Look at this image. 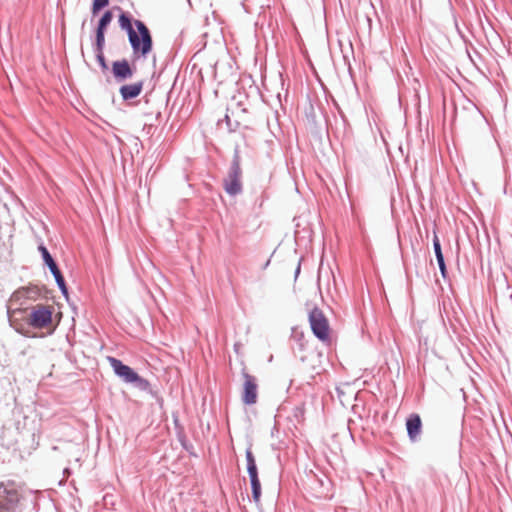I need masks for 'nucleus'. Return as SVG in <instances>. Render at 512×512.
<instances>
[{
	"label": "nucleus",
	"instance_id": "3",
	"mask_svg": "<svg viewBox=\"0 0 512 512\" xmlns=\"http://www.w3.org/2000/svg\"><path fill=\"white\" fill-rule=\"evenodd\" d=\"M108 360L115 374L124 382L135 384L138 388L143 390L149 388V382L140 377L131 367L123 364L119 359L113 357H109Z\"/></svg>",
	"mask_w": 512,
	"mask_h": 512
},
{
	"label": "nucleus",
	"instance_id": "10",
	"mask_svg": "<svg viewBox=\"0 0 512 512\" xmlns=\"http://www.w3.org/2000/svg\"><path fill=\"white\" fill-rule=\"evenodd\" d=\"M112 73L117 81L122 82L133 76L134 69L127 59H122L112 63Z\"/></svg>",
	"mask_w": 512,
	"mask_h": 512
},
{
	"label": "nucleus",
	"instance_id": "16",
	"mask_svg": "<svg viewBox=\"0 0 512 512\" xmlns=\"http://www.w3.org/2000/svg\"><path fill=\"white\" fill-rule=\"evenodd\" d=\"M104 33H105V31L100 30V29H97V31H96V52H100L104 48V43H105Z\"/></svg>",
	"mask_w": 512,
	"mask_h": 512
},
{
	"label": "nucleus",
	"instance_id": "21",
	"mask_svg": "<svg viewBox=\"0 0 512 512\" xmlns=\"http://www.w3.org/2000/svg\"><path fill=\"white\" fill-rule=\"evenodd\" d=\"M247 471H248L250 480L254 479V478H258L257 467H247Z\"/></svg>",
	"mask_w": 512,
	"mask_h": 512
},
{
	"label": "nucleus",
	"instance_id": "17",
	"mask_svg": "<svg viewBox=\"0 0 512 512\" xmlns=\"http://www.w3.org/2000/svg\"><path fill=\"white\" fill-rule=\"evenodd\" d=\"M109 4V0H93L92 13L96 15L102 8Z\"/></svg>",
	"mask_w": 512,
	"mask_h": 512
},
{
	"label": "nucleus",
	"instance_id": "15",
	"mask_svg": "<svg viewBox=\"0 0 512 512\" xmlns=\"http://www.w3.org/2000/svg\"><path fill=\"white\" fill-rule=\"evenodd\" d=\"M433 246H434V251H435L437 262L438 263L443 262L444 257L442 254L441 245H440L439 238L436 234L434 235V238H433Z\"/></svg>",
	"mask_w": 512,
	"mask_h": 512
},
{
	"label": "nucleus",
	"instance_id": "5",
	"mask_svg": "<svg viewBox=\"0 0 512 512\" xmlns=\"http://www.w3.org/2000/svg\"><path fill=\"white\" fill-rule=\"evenodd\" d=\"M20 492L18 487L8 482L0 485V512H15L20 502Z\"/></svg>",
	"mask_w": 512,
	"mask_h": 512
},
{
	"label": "nucleus",
	"instance_id": "8",
	"mask_svg": "<svg viewBox=\"0 0 512 512\" xmlns=\"http://www.w3.org/2000/svg\"><path fill=\"white\" fill-rule=\"evenodd\" d=\"M241 168L238 162H234L224 179V189L229 195H237L242 190Z\"/></svg>",
	"mask_w": 512,
	"mask_h": 512
},
{
	"label": "nucleus",
	"instance_id": "13",
	"mask_svg": "<svg viewBox=\"0 0 512 512\" xmlns=\"http://www.w3.org/2000/svg\"><path fill=\"white\" fill-rule=\"evenodd\" d=\"M250 482H251L253 500L256 503H259L260 498H261V483H260L259 477L251 479Z\"/></svg>",
	"mask_w": 512,
	"mask_h": 512
},
{
	"label": "nucleus",
	"instance_id": "23",
	"mask_svg": "<svg viewBox=\"0 0 512 512\" xmlns=\"http://www.w3.org/2000/svg\"><path fill=\"white\" fill-rule=\"evenodd\" d=\"M234 350H235L236 353H239V350H240V344L239 343H235Z\"/></svg>",
	"mask_w": 512,
	"mask_h": 512
},
{
	"label": "nucleus",
	"instance_id": "12",
	"mask_svg": "<svg viewBox=\"0 0 512 512\" xmlns=\"http://www.w3.org/2000/svg\"><path fill=\"white\" fill-rule=\"evenodd\" d=\"M421 419L419 415L412 414L406 422L407 432L411 440H415L421 432Z\"/></svg>",
	"mask_w": 512,
	"mask_h": 512
},
{
	"label": "nucleus",
	"instance_id": "2",
	"mask_svg": "<svg viewBox=\"0 0 512 512\" xmlns=\"http://www.w3.org/2000/svg\"><path fill=\"white\" fill-rule=\"evenodd\" d=\"M27 313V323L37 329H52V317L54 307L51 305L38 304Z\"/></svg>",
	"mask_w": 512,
	"mask_h": 512
},
{
	"label": "nucleus",
	"instance_id": "1",
	"mask_svg": "<svg viewBox=\"0 0 512 512\" xmlns=\"http://www.w3.org/2000/svg\"><path fill=\"white\" fill-rule=\"evenodd\" d=\"M117 9L120 11L119 27L127 33L134 58H146L153 50L150 30L143 21L133 19L128 12L122 11L121 8Z\"/></svg>",
	"mask_w": 512,
	"mask_h": 512
},
{
	"label": "nucleus",
	"instance_id": "11",
	"mask_svg": "<svg viewBox=\"0 0 512 512\" xmlns=\"http://www.w3.org/2000/svg\"><path fill=\"white\" fill-rule=\"evenodd\" d=\"M143 90V82L138 81L131 84H126L120 87V94L124 100L136 98Z\"/></svg>",
	"mask_w": 512,
	"mask_h": 512
},
{
	"label": "nucleus",
	"instance_id": "6",
	"mask_svg": "<svg viewBox=\"0 0 512 512\" xmlns=\"http://www.w3.org/2000/svg\"><path fill=\"white\" fill-rule=\"evenodd\" d=\"M247 113V107L244 101L237 96H233L229 101L225 114V121L230 129L240 125L243 116Z\"/></svg>",
	"mask_w": 512,
	"mask_h": 512
},
{
	"label": "nucleus",
	"instance_id": "20",
	"mask_svg": "<svg viewBox=\"0 0 512 512\" xmlns=\"http://www.w3.org/2000/svg\"><path fill=\"white\" fill-rule=\"evenodd\" d=\"M96 53H97V55H96V57H97V61L99 62V64H100L101 68H102L104 71H105V70H107V69H108V65H107V63H106V59H105V57H104L103 50H102V51H100V52H96Z\"/></svg>",
	"mask_w": 512,
	"mask_h": 512
},
{
	"label": "nucleus",
	"instance_id": "19",
	"mask_svg": "<svg viewBox=\"0 0 512 512\" xmlns=\"http://www.w3.org/2000/svg\"><path fill=\"white\" fill-rule=\"evenodd\" d=\"M247 467H257L254 455L251 449L246 450Z\"/></svg>",
	"mask_w": 512,
	"mask_h": 512
},
{
	"label": "nucleus",
	"instance_id": "14",
	"mask_svg": "<svg viewBox=\"0 0 512 512\" xmlns=\"http://www.w3.org/2000/svg\"><path fill=\"white\" fill-rule=\"evenodd\" d=\"M113 18V14L110 10L106 11L103 16L101 17L97 29L104 30L106 27L110 24L111 20Z\"/></svg>",
	"mask_w": 512,
	"mask_h": 512
},
{
	"label": "nucleus",
	"instance_id": "7",
	"mask_svg": "<svg viewBox=\"0 0 512 512\" xmlns=\"http://www.w3.org/2000/svg\"><path fill=\"white\" fill-rule=\"evenodd\" d=\"M243 386L241 400L245 405H254L258 399V383L255 376L249 374L245 369L242 371Z\"/></svg>",
	"mask_w": 512,
	"mask_h": 512
},
{
	"label": "nucleus",
	"instance_id": "18",
	"mask_svg": "<svg viewBox=\"0 0 512 512\" xmlns=\"http://www.w3.org/2000/svg\"><path fill=\"white\" fill-rule=\"evenodd\" d=\"M29 291H30V290H29L28 288H22V289L17 290V291L13 294L12 299H11V302L13 303V302H15L16 300H19V299H21V298L26 297V296L28 295Z\"/></svg>",
	"mask_w": 512,
	"mask_h": 512
},
{
	"label": "nucleus",
	"instance_id": "9",
	"mask_svg": "<svg viewBox=\"0 0 512 512\" xmlns=\"http://www.w3.org/2000/svg\"><path fill=\"white\" fill-rule=\"evenodd\" d=\"M39 250L43 256L45 263L48 265L51 273L55 277V280H56L59 288L61 289V291L64 294H67V287L65 284L64 277L62 276L59 268L57 267L55 261L53 260L52 256L48 252L47 248L41 245V246H39Z\"/></svg>",
	"mask_w": 512,
	"mask_h": 512
},
{
	"label": "nucleus",
	"instance_id": "4",
	"mask_svg": "<svg viewBox=\"0 0 512 512\" xmlns=\"http://www.w3.org/2000/svg\"><path fill=\"white\" fill-rule=\"evenodd\" d=\"M309 322L314 335L322 342L331 341L329 321L319 308H314L309 314Z\"/></svg>",
	"mask_w": 512,
	"mask_h": 512
},
{
	"label": "nucleus",
	"instance_id": "22",
	"mask_svg": "<svg viewBox=\"0 0 512 512\" xmlns=\"http://www.w3.org/2000/svg\"><path fill=\"white\" fill-rule=\"evenodd\" d=\"M439 265V268H440V271H441V274L443 275V277L446 276V266H445V262H439L438 263Z\"/></svg>",
	"mask_w": 512,
	"mask_h": 512
}]
</instances>
